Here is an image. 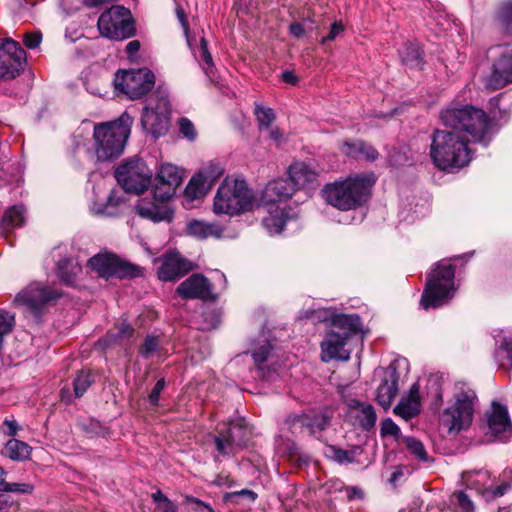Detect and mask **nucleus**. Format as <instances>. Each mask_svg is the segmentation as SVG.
Here are the masks:
<instances>
[{"instance_id":"obj_34","label":"nucleus","mask_w":512,"mask_h":512,"mask_svg":"<svg viewBox=\"0 0 512 512\" xmlns=\"http://www.w3.org/2000/svg\"><path fill=\"white\" fill-rule=\"evenodd\" d=\"M214 444L218 455L225 458L234 456L239 450L222 428L217 430V434L214 436Z\"/></svg>"},{"instance_id":"obj_61","label":"nucleus","mask_w":512,"mask_h":512,"mask_svg":"<svg viewBox=\"0 0 512 512\" xmlns=\"http://www.w3.org/2000/svg\"><path fill=\"white\" fill-rule=\"evenodd\" d=\"M185 501L189 504H195L198 512H213V509L208 504L193 496H186Z\"/></svg>"},{"instance_id":"obj_32","label":"nucleus","mask_w":512,"mask_h":512,"mask_svg":"<svg viewBox=\"0 0 512 512\" xmlns=\"http://www.w3.org/2000/svg\"><path fill=\"white\" fill-rule=\"evenodd\" d=\"M81 267L74 265L70 258H62L57 262V276L67 286H74Z\"/></svg>"},{"instance_id":"obj_59","label":"nucleus","mask_w":512,"mask_h":512,"mask_svg":"<svg viewBox=\"0 0 512 512\" xmlns=\"http://www.w3.org/2000/svg\"><path fill=\"white\" fill-rule=\"evenodd\" d=\"M343 31V24L341 22H334L331 26L329 34L322 39V43L336 39Z\"/></svg>"},{"instance_id":"obj_12","label":"nucleus","mask_w":512,"mask_h":512,"mask_svg":"<svg viewBox=\"0 0 512 512\" xmlns=\"http://www.w3.org/2000/svg\"><path fill=\"white\" fill-rule=\"evenodd\" d=\"M130 130H93L94 150L99 161L119 157L125 148Z\"/></svg>"},{"instance_id":"obj_43","label":"nucleus","mask_w":512,"mask_h":512,"mask_svg":"<svg viewBox=\"0 0 512 512\" xmlns=\"http://www.w3.org/2000/svg\"><path fill=\"white\" fill-rule=\"evenodd\" d=\"M498 20L506 32L512 33V0H505L501 3Z\"/></svg>"},{"instance_id":"obj_19","label":"nucleus","mask_w":512,"mask_h":512,"mask_svg":"<svg viewBox=\"0 0 512 512\" xmlns=\"http://www.w3.org/2000/svg\"><path fill=\"white\" fill-rule=\"evenodd\" d=\"M348 338L330 330L321 342V359L324 362L337 359L346 361L350 358V352L345 348Z\"/></svg>"},{"instance_id":"obj_50","label":"nucleus","mask_w":512,"mask_h":512,"mask_svg":"<svg viewBox=\"0 0 512 512\" xmlns=\"http://www.w3.org/2000/svg\"><path fill=\"white\" fill-rule=\"evenodd\" d=\"M406 445L409 451L419 460H427V452L421 441L417 440L416 438L409 437L406 439Z\"/></svg>"},{"instance_id":"obj_6","label":"nucleus","mask_w":512,"mask_h":512,"mask_svg":"<svg viewBox=\"0 0 512 512\" xmlns=\"http://www.w3.org/2000/svg\"><path fill=\"white\" fill-rule=\"evenodd\" d=\"M88 266L100 277L134 279L143 276L144 269L115 254H97L88 260Z\"/></svg>"},{"instance_id":"obj_28","label":"nucleus","mask_w":512,"mask_h":512,"mask_svg":"<svg viewBox=\"0 0 512 512\" xmlns=\"http://www.w3.org/2000/svg\"><path fill=\"white\" fill-rule=\"evenodd\" d=\"M331 325V330L349 339L360 331L361 321L358 315L338 314L331 318Z\"/></svg>"},{"instance_id":"obj_62","label":"nucleus","mask_w":512,"mask_h":512,"mask_svg":"<svg viewBox=\"0 0 512 512\" xmlns=\"http://www.w3.org/2000/svg\"><path fill=\"white\" fill-rule=\"evenodd\" d=\"M157 512H177V506L169 499L156 507Z\"/></svg>"},{"instance_id":"obj_48","label":"nucleus","mask_w":512,"mask_h":512,"mask_svg":"<svg viewBox=\"0 0 512 512\" xmlns=\"http://www.w3.org/2000/svg\"><path fill=\"white\" fill-rule=\"evenodd\" d=\"M454 504L458 507V512H474L475 506L471 496L466 491H457L453 494Z\"/></svg>"},{"instance_id":"obj_49","label":"nucleus","mask_w":512,"mask_h":512,"mask_svg":"<svg viewBox=\"0 0 512 512\" xmlns=\"http://www.w3.org/2000/svg\"><path fill=\"white\" fill-rule=\"evenodd\" d=\"M254 113L260 126L268 127L273 123L275 119L274 111L271 108L262 106L260 104L255 105Z\"/></svg>"},{"instance_id":"obj_18","label":"nucleus","mask_w":512,"mask_h":512,"mask_svg":"<svg viewBox=\"0 0 512 512\" xmlns=\"http://www.w3.org/2000/svg\"><path fill=\"white\" fill-rule=\"evenodd\" d=\"M193 269L192 263L179 253L170 252L164 255L157 269L158 278L162 281H175Z\"/></svg>"},{"instance_id":"obj_3","label":"nucleus","mask_w":512,"mask_h":512,"mask_svg":"<svg viewBox=\"0 0 512 512\" xmlns=\"http://www.w3.org/2000/svg\"><path fill=\"white\" fill-rule=\"evenodd\" d=\"M455 267L448 260L435 264L428 274L421 296L420 306L424 310L435 309L446 304L454 295Z\"/></svg>"},{"instance_id":"obj_52","label":"nucleus","mask_w":512,"mask_h":512,"mask_svg":"<svg viewBox=\"0 0 512 512\" xmlns=\"http://www.w3.org/2000/svg\"><path fill=\"white\" fill-rule=\"evenodd\" d=\"M159 347L158 338L155 336H147L141 347L140 353L144 358L150 357Z\"/></svg>"},{"instance_id":"obj_15","label":"nucleus","mask_w":512,"mask_h":512,"mask_svg":"<svg viewBox=\"0 0 512 512\" xmlns=\"http://www.w3.org/2000/svg\"><path fill=\"white\" fill-rule=\"evenodd\" d=\"M512 84V48H505L496 54L485 80L489 91L502 89Z\"/></svg>"},{"instance_id":"obj_46","label":"nucleus","mask_w":512,"mask_h":512,"mask_svg":"<svg viewBox=\"0 0 512 512\" xmlns=\"http://www.w3.org/2000/svg\"><path fill=\"white\" fill-rule=\"evenodd\" d=\"M257 499V493H255L253 490L250 489H242L239 491H234L230 493H226L224 496V500L226 502L231 503H240L241 500H247L248 502H255Z\"/></svg>"},{"instance_id":"obj_60","label":"nucleus","mask_w":512,"mask_h":512,"mask_svg":"<svg viewBox=\"0 0 512 512\" xmlns=\"http://www.w3.org/2000/svg\"><path fill=\"white\" fill-rule=\"evenodd\" d=\"M428 389H430L431 391H433L434 393V398L436 400H439L441 399L442 397V388H441V384L439 382V380L435 377H431L428 379V385H427Z\"/></svg>"},{"instance_id":"obj_47","label":"nucleus","mask_w":512,"mask_h":512,"mask_svg":"<svg viewBox=\"0 0 512 512\" xmlns=\"http://www.w3.org/2000/svg\"><path fill=\"white\" fill-rule=\"evenodd\" d=\"M132 125L133 117L128 112H124L119 118L113 121L95 124L94 128H131Z\"/></svg>"},{"instance_id":"obj_54","label":"nucleus","mask_w":512,"mask_h":512,"mask_svg":"<svg viewBox=\"0 0 512 512\" xmlns=\"http://www.w3.org/2000/svg\"><path fill=\"white\" fill-rule=\"evenodd\" d=\"M380 433L382 436L391 435L397 437L400 433V428L390 418L382 421Z\"/></svg>"},{"instance_id":"obj_51","label":"nucleus","mask_w":512,"mask_h":512,"mask_svg":"<svg viewBox=\"0 0 512 512\" xmlns=\"http://www.w3.org/2000/svg\"><path fill=\"white\" fill-rule=\"evenodd\" d=\"M200 57L201 60L204 62V64L207 65V67L204 68L205 73L210 76L213 73V60L212 56L208 51L207 41L205 38H202L200 40Z\"/></svg>"},{"instance_id":"obj_20","label":"nucleus","mask_w":512,"mask_h":512,"mask_svg":"<svg viewBox=\"0 0 512 512\" xmlns=\"http://www.w3.org/2000/svg\"><path fill=\"white\" fill-rule=\"evenodd\" d=\"M399 373L395 366L389 365L384 377L376 390V401L387 411L398 394Z\"/></svg>"},{"instance_id":"obj_58","label":"nucleus","mask_w":512,"mask_h":512,"mask_svg":"<svg viewBox=\"0 0 512 512\" xmlns=\"http://www.w3.org/2000/svg\"><path fill=\"white\" fill-rule=\"evenodd\" d=\"M164 387H165V380L159 379L149 394V401L151 404H153V405L158 404L160 393L163 391Z\"/></svg>"},{"instance_id":"obj_33","label":"nucleus","mask_w":512,"mask_h":512,"mask_svg":"<svg viewBox=\"0 0 512 512\" xmlns=\"http://www.w3.org/2000/svg\"><path fill=\"white\" fill-rule=\"evenodd\" d=\"M402 63L412 69H422L424 62L422 52L417 44L406 43L400 50Z\"/></svg>"},{"instance_id":"obj_2","label":"nucleus","mask_w":512,"mask_h":512,"mask_svg":"<svg viewBox=\"0 0 512 512\" xmlns=\"http://www.w3.org/2000/svg\"><path fill=\"white\" fill-rule=\"evenodd\" d=\"M376 182L373 174H360L342 181L326 184L322 196L331 206L341 211L355 210L368 202Z\"/></svg>"},{"instance_id":"obj_55","label":"nucleus","mask_w":512,"mask_h":512,"mask_svg":"<svg viewBox=\"0 0 512 512\" xmlns=\"http://www.w3.org/2000/svg\"><path fill=\"white\" fill-rule=\"evenodd\" d=\"M33 485L28 483H8L5 492L31 494L33 492Z\"/></svg>"},{"instance_id":"obj_27","label":"nucleus","mask_w":512,"mask_h":512,"mask_svg":"<svg viewBox=\"0 0 512 512\" xmlns=\"http://www.w3.org/2000/svg\"><path fill=\"white\" fill-rule=\"evenodd\" d=\"M239 449L247 445L251 437V429L243 418L230 421L222 428Z\"/></svg>"},{"instance_id":"obj_37","label":"nucleus","mask_w":512,"mask_h":512,"mask_svg":"<svg viewBox=\"0 0 512 512\" xmlns=\"http://www.w3.org/2000/svg\"><path fill=\"white\" fill-rule=\"evenodd\" d=\"M6 454L15 461H23L29 458L31 447L20 440L10 439L5 445Z\"/></svg>"},{"instance_id":"obj_40","label":"nucleus","mask_w":512,"mask_h":512,"mask_svg":"<svg viewBox=\"0 0 512 512\" xmlns=\"http://www.w3.org/2000/svg\"><path fill=\"white\" fill-rule=\"evenodd\" d=\"M287 218L283 211L269 213L263 218L262 224L270 234H279L284 230Z\"/></svg>"},{"instance_id":"obj_63","label":"nucleus","mask_w":512,"mask_h":512,"mask_svg":"<svg viewBox=\"0 0 512 512\" xmlns=\"http://www.w3.org/2000/svg\"><path fill=\"white\" fill-rule=\"evenodd\" d=\"M14 176L8 173V169H5L0 165V185L12 183Z\"/></svg>"},{"instance_id":"obj_23","label":"nucleus","mask_w":512,"mask_h":512,"mask_svg":"<svg viewBox=\"0 0 512 512\" xmlns=\"http://www.w3.org/2000/svg\"><path fill=\"white\" fill-rule=\"evenodd\" d=\"M296 188L288 178L270 181L262 191L261 200L265 204H275L290 199Z\"/></svg>"},{"instance_id":"obj_41","label":"nucleus","mask_w":512,"mask_h":512,"mask_svg":"<svg viewBox=\"0 0 512 512\" xmlns=\"http://www.w3.org/2000/svg\"><path fill=\"white\" fill-rule=\"evenodd\" d=\"M24 222V208L22 206H13L2 216L1 226L5 229L21 226Z\"/></svg>"},{"instance_id":"obj_35","label":"nucleus","mask_w":512,"mask_h":512,"mask_svg":"<svg viewBox=\"0 0 512 512\" xmlns=\"http://www.w3.org/2000/svg\"><path fill=\"white\" fill-rule=\"evenodd\" d=\"M160 181L167 183L175 190L181 185L183 181L182 173L179 168L172 164H163L156 175Z\"/></svg>"},{"instance_id":"obj_30","label":"nucleus","mask_w":512,"mask_h":512,"mask_svg":"<svg viewBox=\"0 0 512 512\" xmlns=\"http://www.w3.org/2000/svg\"><path fill=\"white\" fill-rule=\"evenodd\" d=\"M362 452L361 446H353L351 449L345 450L334 445H326L324 453L329 459L344 464L355 462L356 457L360 456Z\"/></svg>"},{"instance_id":"obj_7","label":"nucleus","mask_w":512,"mask_h":512,"mask_svg":"<svg viewBox=\"0 0 512 512\" xmlns=\"http://www.w3.org/2000/svg\"><path fill=\"white\" fill-rule=\"evenodd\" d=\"M100 33L110 39L123 40L135 32L134 22L129 9L124 6H112L98 19Z\"/></svg>"},{"instance_id":"obj_13","label":"nucleus","mask_w":512,"mask_h":512,"mask_svg":"<svg viewBox=\"0 0 512 512\" xmlns=\"http://www.w3.org/2000/svg\"><path fill=\"white\" fill-rule=\"evenodd\" d=\"M26 52L10 38L0 39V79L11 80L24 70Z\"/></svg>"},{"instance_id":"obj_57","label":"nucleus","mask_w":512,"mask_h":512,"mask_svg":"<svg viewBox=\"0 0 512 512\" xmlns=\"http://www.w3.org/2000/svg\"><path fill=\"white\" fill-rule=\"evenodd\" d=\"M509 489V485L506 483H502L497 486L494 490H490L488 488L482 489V497L486 499L495 498L503 496L506 491Z\"/></svg>"},{"instance_id":"obj_1","label":"nucleus","mask_w":512,"mask_h":512,"mask_svg":"<svg viewBox=\"0 0 512 512\" xmlns=\"http://www.w3.org/2000/svg\"><path fill=\"white\" fill-rule=\"evenodd\" d=\"M464 130H434L430 156L437 168L447 172L465 167L472 157ZM469 132L471 130H468Z\"/></svg>"},{"instance_id":"obj_53","label":"nucleus","mask_w":512,"mask_h":512,"mask_svg":"<svg viewBox=\"0 0 512 512\" xmlns=\"http://www.w3.org/2000/svg\"><path fill=\"white\" fill-rule=\"evenodd\" d=\"M271 350L272 346L266 343L252 353L253 360L259 368H261V365L268 359Z\"/></svg>"},{"instance_id":"obj_44","label":"nucleus","mask_w":512,"mask_h":512,"mask_svg":"<svg viewBox=\"0 0 512 512\" xmlns=\"http://www.w3.org/2000/svg\"><path fill=\"white\" fill-rule=\"evenodd\" d=\"M92 382L93 380L91 379L90 372L80 371L73 381L75 397H82L87 389L91 386Z\"/></svg>"},{"instance_id":"obj_17","label":"nucleus","mask_w":512,"mask_h":512,"mask_svg":"<svg viewBox=\"0 0 512 512\" xmlns=\"http://www.w3.org/2000/svg\"><path fill=\"white\" fill-rule=\"evenodd\" d=\"M183 299H200L202 301H216L213 285L203 274L195 273L185 279L176 289Z\"/></svg>"},{"instance_id":"obj_38","label":"nucleus","mask_w":512,"mask_h":512,"mask_svg":"<svg viewBox=\"0 0 512 512\" xmlns=\"http://www.w3.org/2000/svg\"><path fill=\"white\" fill-rule=\"evenodd\" d=\"M136 212L139 216L146 219H151L154 222H160L163 220H170L172 213L168 210H162L155 205H137L135 207Z\"/></svg>"},{"instance_id":"obj_25","label":"nucleus","mask_w":512,"mask_h":512,"mask_svg":"<svg viewBox=\"0 0 512 512\" xmlns=\"http://www.w3.org/2000/svg\"><path fill=\"white\" fill-rule=\"evenodd\" d=\"M393 412L405 420H410L420 413V386L414 383L410 389L407 397L394 407Z\"/></svg>"},{"instance_id":"obj_36","label":"nucleus","mask_w":512,"mask_h":512,"mask_svg":"<svg viewBox=\"0 0 512 512\" xmlns=\"http://www.w3.org/2000/svg\"><path fill=\"white\" fill-rule=\"evenodd\" d=\"M495 359L500 367L512 371V335L503 338L495 350Z\"/></svg>"},{"instance_id":"obj_45","label":"nucleus","mask_w":512,"mask_h":512,"mask_svg":"<svg viewBox=\"0 0 512 512\" xmlns=\"http://www.w3.org/2000/svg\"><path fill=\"white\" fill-rule=\"evenodd\" d=\"M175 193L176 190L174 188L155 178V183L153 185V195L155 200L159 202H166L170 200Z\"/></svg>"},{"instance_id":"obj_42","label":"nucleus","mask_w":512,"mask_h":512,"mask_svg":"<svg viewBox=\"0 0 512 512\" xmlns=\"http://www.w3.org/2000/svg\"><path fill=\"white\" fill-rule=\"evenodd\" d=\"M201 320L198 323V329L210 331L216 329L220 323V313L215 309L204 311L200 315Z\"/></svg>"},{"instance_id":"obj_39","label":"nucleus","mask_w":512,"mask_h":512,"mask_svg":"<svg viewBox=\"0 0 512 512\" xmlns=\"http://www.w3.org/2000/svg\"><path fill=\"white\" fill-rule=\"evenodd\" d=\"M355 417L360 427L365 431H370L374 428L377 415L373 405L365 403L356 413Z\"/></svg>"},{"instance_id":"obj_31","label":"nucleus","mask_w":512,"mask_h":512,"mask_svg":"<svg viewBox=\"0 0 512 512\" xmlns=\"http://www.w3.org/2000/svg\"><path fill=\"white\" fill-rule=\"evenodd\" d=\"M125 204L124 192L120 189H112L108 195L105 204L101 205L95 212L110 217L117 216L120 212V207Z\"/></svg>"},{"instance_id":"obj_4","label":"nucleus","mask_w":512,"mask_h":512,"mask_svg":"<svg viewBox=\"0 0 512 512\" xmlns=\"http://www.w3.org/2000/svg\"><path fill=\"white\" fill-rule=\"evenodd\" d=\"M253 204L254 195L246 181L226 177L214 197L213 210L234 216L252 210Z\"/></svg>"},{"instance_id":"obj_9","label":"nucleus","mask_w":512,"mask_h":512,"mask_svg":"<svg viewBox=\"0 0 512 512\" xmlns=\"http://www.w3.org/2000/svg\"><path fill=\"white\" fill-rule=\"evenodd\" d=\"M115 89L130 99H139L147 94L155 84L154 74L146 69L118 71L114 78Z\"/></svg>"},{"instance_id":"obj_10","label":"nucleus","mask_w":512,"mask_h":512,"mask_svg":"<svg viewBox=\"0 0 512 512\" xmlns=\"http://www.w3.org/2000/svg\"><path fill=\"white\" fill-rule=\"evenodd\" d=\"M62 295L61 291L51 287L32 284L18 293L14 301L26 306L39 322L46 307L55 303Z\"/></svg>"},{"instance_id":"obj_21","label":"nucleus","mask_w":512,"mask_h":512,"mask_svg":"<svg viewBox=\"0 0 512 512\" xmlns=\"http://www.w3.org/2000/svg\"><path fill=\"white\" fill-rule=\"evenodd\" d=\"M170 103L167 97H160L155 106L146 107L142 113L143 128H164L169 125Z\"/></svg>"},{"instance_id":"obj_22","label":"nucleus","mask_w":512,"mask_h":512,"mask_svg":"<svg viewBox=\"0 0 512 512\" xmlns=\"http://www.w3.org/2000/svg\"><path fill=\"white\" fill-rule=\"evenodd\" d=\"M477 114L478 110L473 106L451 105L441 113L440 118L442 124L449 128H470Z\"/></svg>"},{"instance_id":"obj_24","label":"nucleus","mask_w":512,"mask_h":512,"mask_svg":"<svg viewBox=\"0 0 512 512\" xmlns=\"http://www.w3.org/2000/svg\"><path fill=\"white\" fill-rule=\"evenodd\" d=\"M287 173L297 191L318 183V171L311 164L303 161L292 163L288 167Z\"/></svg>"},{"instance_id":"obj_56","label":"nucleus","mask_w":512,"mask_h":512,"mask_svg":"<svg viewBox=\"0 0 512 512\" xmlns=\"http://www.w3.org/2000/svg\"><path fill=\"white\" fill-rule=\"evenodd\" d=\"M42 41V35L40 32H28L23 37L25 46L29 49L37 48Z\"/></svg>"},{"instance_id":"obj_64","label":"nucleus","mask_w":512,"mask_h":512,"mask_svg":"<svg viewBox=\"0 0 512 512\" xmlns=\"http://www.w3.org/2000/svg\"><path fill=\"white\" fill-rule=\"evenodd\" d=\"M289 30L290 33L297 38L302 37L304 35V27L300 23H292L289 26Z\"/></svg>"},{"instance_id":"obj_8","label":"nucleus","mask_w":512,"mask_h":512,"mask_svg":"<svg viewBox=\"0 0 512 512\" xmlns=\"http://www.w3.org/2000/svg\"><path fill=\"white\" fill-rule=\"evenodd\" d=\"M487 431L483 443H507L512 438V421L506 405L494 400L486 411Z\"/></svg>"},{"instance_id":"obj_16","label":"nucleus","mask_w":512,"mask_h":512,"mask_svg":"<svg viewBox=\"0 0 512 512\" xmlns=\"http://www.w3.org/2000/svg\"><path fill=\"white\" fill-rule=\"evenodd\" d=\"M224 173V168L218 164L211 162L202 168L190 179L185 188V195L190 200H195L205 196L215 184V182Z\"/></svg>"},{"instance_id":"obj_11","label":"nucleus","mask_w":512,"mask_h":512,"mask_svg":"<svg viewBox=\"0 0 512 512\" xmlns=\"http://www.w3.org/2000/svg\"><path fill=\"white\" fill-rule=\"evenodd\" d=\"M475 395L461 391L456 394L455 403L441 415V422L449 431H460L468 427L473 419V399Z\"/></svg>"},{"instance_id":"obj_5","label":"nucleus","mask_w":512,"mask_h":512,"mask_svg":"<svg viewBox=\"0 0 512 512\" xmlns=\"http://www.w3.org/2000/svg\"><path fill=\"white\" fill-rule=\"evenodd\" d=\"M152 175L145 161L138 157L123 160L114 171V177L124 192L137 195L147 190Z\"/></svg>"},{"instance_id":"obj_14","label":"nucleus","mask_w":512,"mask_h":512,"mask_svg":"<svg viewBox=\"0 0 512 512\" xmlns=\"http://www.w3.org/2000/svg\"><path fill=\"white\" fill-rule=\"evenodd\" d=\"M284 423L293 434L307 432L310 436H316L330 426L331 418L323 412L309 411L291 414Z\"/></svg>"},{"instance_id":"obj_29","label":"nucleus","mask_w":512,"mask_h":512,"mask_svg":"<svg viewBox=\"0 0 512 512\" xmlns=\"http://www.w3.org/2000/svg\"><path fill=\"white\" fill-rule=\"evenodd\" d=\"M187 232L198 239H206L208 237L221 238L224 228L218 223L193 220L188 223Z\"/></svg>"},{"instance_id":"obj_26","label":"nucleus","mask_w":512,"mask_h":512,"mask_svg":"<svg viewBox=\"0 0 512 512\" xmlns=\"http://www.w3.org/2000/svg\"><path fill=\"white\" fill-rule=\"evenodd\" d=\"M342 151L349 157L355 159H364L366 161L374 162L378 159V151L370 144L356 140L352 142H345Z\"/></svg>"}]
</instances>
